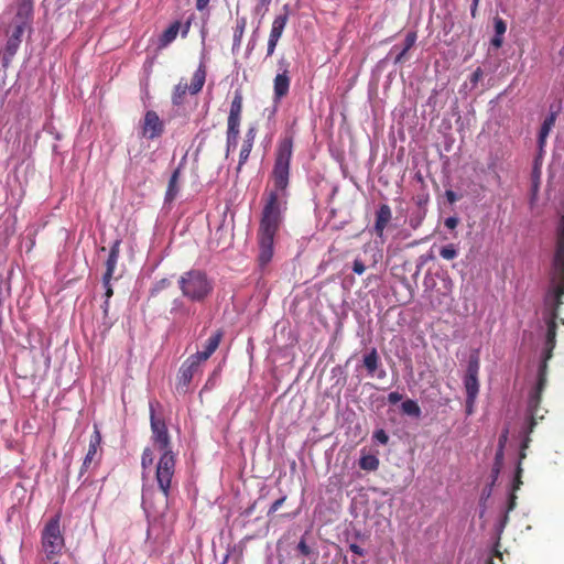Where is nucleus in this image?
<instances>
[{
  "instance_id": "3",
  "label": "nucleus",
  "mask_w": 564,
  "mask_h": 564,
  "mask_svg": "<svg viewBox=\"0 0 564 564\" xmlns=\"http://www.w3.org/2000/svg\"><path fill=\"white\" fill-rule=\"evenodd\" d=\"M65 549V539L61 529V514L57 513L45 522L41 531V551L43 560L57 564Z\"/></svg>"
},
{
  "instance_id": "2",
  "label": "nucleus",
  "mask_w": 564,
  "mask_h": 564,
  "mask_svg": "<svg viewBox=\"0 0 564 564\" xmlns=\"http://www.w3.org/2000/svg\"><path fill=\"white\" fill-rule=\"evenodd\" d=\"M182 295L192 302H205L214 291V282L206 272L191 269L184 272L178 281Z\"/></svg>"
},
{
  "instance_id": "27",
  "label": "nucleus",
  "mask_w": 564,
  "mask_h": 564,
  "mask_svg": "<svg viewBox=\"0 0 564 564\" xmlns=\"http://www.w3.org/2000/svg\"><path fill=\"white\" fill-rule=\"evenodd\" d=\"M379 464H380L379 458L371 454L362 455L359 459V467L362 470H367V471L377 470L379 467Z\"/></svg>"
},
{
  "instance_id": "58",
  "label": "nucleus",
  "mask_w": 564,
  "mask_h": 564,
  "mask_svg": "<svg viewBox=\"0 0 564 564\" xmlns=\"http://www.w3.org/2000/svg\"><path fill=\"white\" fill-rule=\"evenodd\" d=\"M270 1H271V0H260V3H261L262 6H267V4H269V3H270Z\"/></svg>"
},
{
  "instance_id": "55",
  "label": "nucleus",
  "mask_w": 564,
  "mask_h": 564,
  "mask_svg": "<svg viewBox=\"0 0 564 564\" xmlns=\"http://www.w3.org/2000/svg\"><path fill=\"white\" fill-rule=\"evenodd\" d=\"M446 198L449 203L456 202L457 197L453 191H446Z\"/></svg>"
},
{
  "instance_id": "1",
  "label": "nucleus",
  "mask_w": 564,
  "mask_h": 564,
  "mask_svg": "<svg viewBox=\"0 0 564 564\" xmlns=\"http://www.w3.org/2000/svg\"><path fill=\"white\" fill-rule=\"evenodd\" d=\"M292 158L293 137L284 135L275 148L274 163L270 174L272 188L264 195V206L258 230V262L261 268L267 267L273 257L274 237L283 219L282 205L286 204Z\"/></svg>"
},
{
  "instance_id": "9",
  "label": "nucleus",
  "mask_w": 564,
  "mask_h": 564,
  "mask_svg": "<svg viewBox=\"0 0 564 564\" xmlns=\"http://www.w3.org/2000/svg\"><path fill=\"white\" fill-rule=\"evenodd\" d=\"M529 442H530V438H525L521 445V451H520V454H519V462H518V466H517V469H516V475H514V479H513V482H512V487H511V492L509 494V498H508V502H507V507H506V512H505V516L501 520V524L505 525L508 520H509V512H511L516 507H517V495H516V491L520 489L521 485H522V466H521V462L522 459L525 458V448L528 447L529 445Z\"/></svg>"
},
{
  "instance_id": "59",
  "label": "nucleus",
  "mask_w": 564,
  "mask_h": 564,
  "mask_svg": "<svg viewBox=\"0 0 564 564\" xmlns=\"http://www.w3.org/2000/svg\"><path fill=\"white\" fill-rule=\"evenodd\" d=\"M496 555H497L498 557H500V558L502 557V555H501V553H500L499 551H496Z\"/></svg>"
},
{
  "instance_id": "62",
  "label": "nucleus",
  "mask_w": 564,
  "mask_h": 564,
  "mask_svg": "<svg viewBox=\"0 0 564 564\" xmlns=\"http://www.w3.org/2000/svg\"><path fill=\"white\" fill-rule=\"evenodd\" d=\"M561 219H564V215L561 217Z\"/></svg>"
},
{
  "instance_id": "36",
  "label": "nucleus",
  "mask_w": 564,
  "mask_h": 564,
  "mask_svg": "<svg viewBox=\"0 0 564 564\" xmlns=\"http://www.w3.org/2000/svg\"><path fill=\"white\" fill-rule=\"evenodd\" d=\"M154 462V455L153 451L150 447H145L143 449L142 456H141V467L143 470L149 469Z\"/></svg>"
},
{
  "instance_id": "6",
  "label": "nucleus",
  "mask_w": 564,
  "mask_h": 564,
  "mask_svg": "<svg viewBox=\"0 0 564 564\" xmlns=\"http://www.w3.org/2000/svg\"><path fill=\"white\" fill-rule=\"evenodd\" d=\"M150 422H151V440L153 446L162 453H173L172 443L169 434L167 426L162 419H158L154 414V410L150 408Z\"/></svg>"
},
{
  "instance_id": "51",
  "label": "nucleus",
  "mask_w": 564,
  "mask_h": 564,
  "mask_svg": "<svg viewBox=\"0 0 564 564\" xmlns=\"http://www.w3.org/2000/svg\"><path fill=\"white\" fill-rule=\"evenodd\" d=\"M476 398L466 397V414L470 415L474 412Z\"/></svg>"
},
{
  "instance_id": "34",
  "label": "nucleus",
  "mask_w": 564,
  "mask_h": 564,
  "mask_svg": "<svg viewBox=\"0 0 564 564\" xmlns=\"http://www.w3.org/2000/svg\"><path fill=\"white\" fill-rule=\"evenodd\" d=\"M172 285V282L167 278H163L154 283V285L150 290L151 296L159 295L163 290L170 288Z\"/></svg>"
},
{
  "instance_id": "54",
  "label": "nucleus",
  "mask_w": 564,
  "mask_h": 564,
  "mask_svg": "<svg viewBox=\"0 0 564 564\" xmlns=\"http://www.w3.org/2000/svg\"><path fill=\"white\" fill-rule=\"evenodd\" d=\"M210 0H196V9L203 11L209 3Z\"/></svg>"
},
{
  "instance_id": "15",
  "label": "nucleus",
  "mask_w": 564,
  "mask_h": 564,
  "mask_svg": "<svg viewBox=\"0 0 564 564\" xmlns=\"http://www.w3.org/2000/svg\"><path fill=\"white\" fill-rule=\"evenodd\" d=\"M392 219V210L389 205L381 204L376 212V221L373 226V230L376 236L379 238H383L384 230L388 227Z\"/></svg>"
},
{
  "instance_id": "60",
  "label": "nucleus",
  "mask_w": 564,
  "mask_h": 564,
  "mask_svg": "<svg viewBox=\"0 0 564 564\" xmlns=\"http://www.w3.org/2000/svg\"><path fill=\"white\" fill-rule=\"evenodd\" d=\"M487 564H495V563H494L492 558H489V560L487 561Z\"/></svg>"
},
{
  "instance_id": "46",
  "label": "nucleus",
  "mask_w": 564,
  "mask_h": 564,
  "mask_svg": "<svg viewBox=\"0 0 564 564\" xmlns=\"http://www.w3.org/2000/svg\"><path fill=\"white\" fill-rule=\"evenodd\" d=\"M508 440V430H505L498 440V448L497 451H502L505 453V446Z\"/></svg>"
},
{
  "instance_id": "29",
  "label": "nucleus",
  "mask_w": 564,
  "mask_h": 564,
  "mask_svg": "<svg viewBox=\"0 0 564 564\" xmlns=\"http://www.w3.org/2000/svg\"><path fill=\"white\" fill-rule=\"evenodd\" d=\"M464 386L466 390V397L477 398L479 392L478 377L465 376Z\"/></svg>"
},
{
  "instance_id": "57",
  "label": "nucleus",
  "mask_w": 564,
  "mask_h": 564,
  "mask_svg": "<svg viewBox=\"0 0 564 564\" xmlns=\"http://www.w3.org/2000/svg\"><path fill=\"white\" fill-rule=\"evenodd\" d=\"M476 10H477V6H475V0H473V6H471V15L473 17H475Z\"/></svg>"
},
{
  "instance_id": "7",
  "label": "nucleus",
  "mask_w": 564,
  "mask_h": 564,
  "mask_svg": "<svg viewBox=\"0 0 564 564\" xmlns=\"http://www.w3.org/2000/svg\"><path fill=\"white\" fill-rule=\"evenodd\" d=\"M552 283L553 288L549 291L547 295L556 297L558 303L560 297L564 295V243H556Z\"/></svg>"
},
{
  "instance_id": "30",
  "label": "nucleus",
  "mask_w": 564,
  "mask_h": 564,
  "mask_svg": "<svg viewBox=\"0 0 564 564\" xmlns=\"http://www.w3.org/2000/svg\"><path fill=\"white\" fill-rule=\"evenodd\" d=\"M226 134H227L226 135L227 153H229L237 145V140L239 137V127L238 126H227Z\"/></svg>"
},
{
  "instance_id": "32",
  "label": "nucleus",
  "mask_w": 564,
  "mask_h": 564,
  "mask_svg": "<svg viewBox=\"0 0 564 564\" xmlns=\"http://www.w3.org/2000/svg\"><path fill=\"white\" fill-rule=\"evenodd\" d=\"M440 256L444 260H453L458 256V249L454 243H448L440 249Z\"/></svg>"
},
{
  "instance_id": "41",
  "label": "nucleus",
  "mask_w": 564,
  "mask_h": 564,
  "mask_svg": "<svg viewBox=\"0 0 564 564\" xmlns=\"http://www.w3.org/2000/svg\"><path fill=\"white\" fill-rule=\"evenodd\" d=\"M366 265L364 263V261L359 258L355 259L354 260V263H352V271L358 274V275H361L365 273L366 271Z\"/></svg>"
},
{
  "instance_id": "35",
  "label": "nucleus",
  "mask_w": 564,
  "mask_h": 564,
  "mask_svg": "<svg viewBox=\"0 0 564 564\" xmlns=\"http://www.w3.org/2000/svg\"><path fill=\"white\" fill-rule=\"evenodd\" d=\"M479 368H480V364H479L478 355L477 354L471 355L469 358V361H468L466 376L478 377Z\"/></svg>"
},
{
  "instance_id": "18",
  "label": "nucleus",
  "mask_w": 564,
  "mask_h": 564,
  "mask_svg": "<svg viewBox=\"0 0 564 564\" xmlns=\"http://www.w3.org/2000/svg\"><path fill=\"white\" fill-rule=\"evenodd\" d=\"M224 336L223 330H216L206 341L204 350L194 354L193 356L200 362L206 361L218 348L221 338Z\"/></svg>"
},
{
  "instance_id": "45",
  "label": "nucleus",
  "mask_w": 564,
  "mask_h": 564,
  "mask_svg": "<svg viewBox=\"0 0 564 564\" xmlns=\"http://www.w3.org/2000/svg\"><path fill=\"white\" fill-rule=\"evenodd\" d=\"M297 550L304 556H308L312 553L311 547L306 544V542L303 539L299 542Z\"/></svg>"
},
{
  "instance_id": "44",
  "label": "nucleus",
  "mask_w": 564,
  "mask_h": 564,
  "mask_svg": "<svg viewBox=\"0 0 564 564\" xmlns=\"http://www.w3.org/2000/svg\"><path fill=\"white\" fill-rule=\"evenodd\" d=\"M256 134H257V130L254 127H250L246 134H245V139H243V142L246 143H250V144H253L254 142V139H256Z\"/></svg>"
},
{
  "instance_id": "49",
  "label": "nucleus",
  "mask_w": 564,
  "mask_h": 564,
  "mask_svg": "<svg viewBox=\"0 0 564 564\" xmlns=\"http://www.w3.org/2000/svg\"><path fill=\"white\" fill-rule=\"evenodd\" d=\"M402 400V394L397 392V391H393V392H390L388 394V401L391 403V404H397L398 402H400Z\"/></svg>"
},
{
  "instance_id": "25",
  "label": "nucleus",
  "mask_w": 564,
  "mask_h": 564,
  "mask_svg": "<svg viewBox=\"0 0 564 564\" xmlns=\"http://www.w3.org/2000/svg\"><path fill=\"white\" fill-rule=\"evenodd\" d=\"M362 362L368 373L372 377L380 365V358L377 349L372 348L368 354H366Z\"/></svg>"
},
{
  "instance_id": "20",
  "label": "nucleus",
  "mask_w": 564,
  "mask_h": 564,
  "mask_svg": "<svg viewBox=\"0 0 564 564\" xmlns=\"http://www.w3.org/2000/svg\"><path fill=\"white\" fill-rule=\"evenodd\" d=\"M25 26L26 25H24V23H17L14 25L13 32L10 35V37L8 39L7 45H6V53L8 55L13 56L17 53L19 45L21 43V37L24 33Z\"/></svg>"
},
{
  "instance_id": "26",
  "label": "nucleus",
  "mask_w": 564,
  "mask_h": 564,
  "mask_svg": "<svg viewBox=\"0 0 564 564\" xmlns=\"http://www.w3.org/2000/svg\"><path fill=\"white\" fill-rule=\"evenodd\" d=\"M246 26H247L246 18L237 19L236 26L234 28V35H232V52L239 50L243 34H245Z\"/></svg>"
},
{
  "instance_id": "22",
  "label": "nucleus",
  "mask_w": 564,
  "mask_h": 564,
  "mask_svg": "<svg viewBox=\"0 0 564 564\" xmlns=\"http://www.w3.org/2000/svg\"><path fill=\"white\" fill-rule=\"evenodd\" d=\"M556 116H557V110L551 109L550 115L544 119V121L541 126L540 133H539L540 152L543 151V147L545 144L546 138L555 124Z\"/></svg>"
},
{
  "instance_id": "21",
  "label": "nucleus",
  "mask_w": 564,
  "mask_h": 564,
  "mask_svg": "<svg viewBox=\"0 0 564 564\" xmlns=\"http://www.w3.org/2000/svg\"><path fill=\"white\" fill-rule=\"evenodd\" d=\"M33 17V0H19L17 11V23L26 25Z\"/></svg>"
},
{
  "instance_id": "28",
  "label": "nucleus",
  "mask_w": 564,
  "mask_h": 564,
  "mask_svg": "<svg viewBox=\"0 0 564 564\" xmlns=\"http://www.w3.org/2000/svg\"><path fill=\"white\" fill-rule=\"evenodd\" d=\"M189 91L187 83L180 82L173 90L172 104L174 106H181L184 102L186 93Z\"/></svg>"
},
{
  "instance_id": "53",
  "label": "nucleus",
  "mask_w": 564,
  "mask_h": 564,
  "mask_svg": "<svg viewBox=\"0 0 564 564\" xmlns=\"http://www.w3.org/2000/svg\"><path fill=\"white\" fill-rule=\"evenodd\" d=\"M502 36L500 35H495L491 39V45L495 46L496 48H499L502 45Z\"/></svg>"
},
{
  "instance_id": "5",
  "label": "nucleus",
  "mask_w": 564,
  "mask_h": 564,
  "mask_svg": "<svg viewBox=\"0 0 564 564\" xmlns=\"http://www.w3.org/2000/svg\"><path fill=\"white\" fill-rule=\"evenodd\" d=\"M545 304L550 306V314L546 321L547 330L545 338V348L543 352V359L550 360L553 356V349L555 347L556 338V319L558 318L560 307L563 304L562 297L557 303L556 297H551L546 294Z\"/></svg>"
},
{
  "instance_id": "40",
  "label": "nucleus",
  "mask_w": 564,
  "mask_h": 564,
  "mask_svg": "<svg viewBox=\"0 0 564 564\" xmlns=\"http://www.w3.org/2000/svg\"><path fill=\"white\" fill-rule=\"evenodd\" d=\"M506 30H507L506 22L502 19H500V18L495 19V32H496V35L502 36L506 33Z\"/></svg>"
},
{
  "instance_id": "37",
  "label": "nucleus",
  "mask_w": 564,
  "mask_h": 564,
  "mask_svg": "<svg viewBox=\"0 0 564 564\" xmlns=\"http://www.w3.org/2000/svg\"><path fill=\"white\" fill-rule=\"evenodd\" d=\"M505 453L502 451H497L495 455V463L492 467V476L494 481L498 478V475L503 466Z\"/></svg>"
},
{
  "instance_id": "16",
  "label": "nucleus",
  "mask_w": 564,
  "mask_h": 564,
  "mask_svg": "<svg viewBox=\"0 0 564 564\" xmlns=\"http://www.w3.org/2000/svg\"><path fill=\"white\" fill-rule=\"evenodd\" d=\"M291 78L289 70L284 69L283 73L276 74L273 80V99L280 101L284 98L290 90Z\"/></svg>"
},
{
  "instance_id": "17",
  "label": "nucleus",
  "mask_w": 564,
  "mask_h": 564,
  "mask_svg": "<svg viewBox=\"0 0 564 564\" xmlns=\"http://www.w3.org/2000/svg\"><path fill=\"white\" fill-rule=\"evenodd\" d=\"M243 97L240 90H235L234 98L230 104L229 115L227 119V126L240 127L241 112H242Z\"/></svg>"
},
{
  "instance_id": "61",
  "label": "nucleus",
  "mask_w": 564,
  "mask_h": 564,
  "mask_svg": "<svg viewBox=\"0 0 564 564\" xmlns=\"http://www.w3.org/2000/svg\"><path fill=\"white\" fill-rule=\"evenodd\" d=\"M479 0H475V6H478Z\"/></svg>"
},
{
  "instance_id": "4",
  "label": "nucleus",
  "mask_w": 564,
  "mask_h": 564,
  "mask_svg": "<svg viewBox=\"0 0 564 564\" xmlns=\"http://www.w3.org/2000/svg\"><path fill=\"white\" fill-rule=\"evenodd\" d=\"M175 466H176V456L174 453H162L160 455L158 465H156V471H155V479L159 486V489L165 497V499L169 498L170 491L172 488V480L175 474Z\"/></svg>"
},
{
  "instance_id": "19",
  "label": "nucleus",
  "mask_w": 564,
  "mask_h": 564,
  "mask_svg": "<svg viewBox=\"0 0 564 564\" xmlns=\"http://www.w3.org/2000/svg\"><path fill=\"white\" fill-rule=\"evenodd\" d=\"M119 253H120V240H116L110 248V252H109L108 259L106 261V271L102 275V281H105L106 283H107V280H111L113 276V273H115V270H116V267L118 263V259H119Z\"/></svg>"
},
{
  "instance_id": "56",
  "label": "nucleus",
  "mask_w": 564,
  "mask_h": 564,
  "mask_svg": "<svg viewBox=\"0 0 564 564\" xmlns=\"http://www.w3.org/2000/svg\"><path fill=\"white\" fill-rule=\"evenodd\" d=\"M406 53L408 51H404V48H402L401 52L395 56L394 63H401Z\"/></svg>"
},
{
  "instance_id": "8",
  "label": "nucleus",
  "mask_w": 564,
  "mask_h": 564,
  "mask_svg": "<svg viewBox=\"0 0 564 564\" xmlns=\"http://www.w3.org/2000/svg\"><path fill=\"white\" fill-rule=\"evenodd\" d=\"M547 361L549 360H545V359L542 360V362H541V365L539 367L538 382H536L535 389L531 392V394L529 397L528 409H529V412H530V415H531L530 432L533 431V427L536 424L535 420H534V416L538 414V410H539V406H540V403H541V399H542V392H543V390H544V388L546 386V381H547Z\"/></svg>"
},
{
  "instance_id": "33",
  "label": "nucleus",
  "mask_w": 564,
  "mask_h": 564,
  "mask_svg": "<svg viewBox=\"0 0 564 564\" xmlns=\"http://www.w3.org/2000/svg\"><path fill=\"white\" fill-rule=\"evenodd\" d=\"M252 147L253 144L242 142V147L239 153V162L237 166L238 172L241 170L242 165L248 161Z\"/></svg>"
},
{
  "instance_id": "47",
  "label": "nucleus",
  "mask_w": 564,
  "mask_h": 564,
  "mask_svg": "<svg viewBox=\"0 0 564 564\" xmlns=\"http://www.w3.org/2000/svg\"><path fill=\"white\" fill-rule=\"evenodd\" d=\"M484 72L480 67H477L470 76V82L473 85H476L482 77Z\"/></svg>"
},
{
  "instance_id": "38",
  "label": "nucleus",
  "mask_w": 564,
  "mask_h": 564,
  "mask_svg": "<svg viewBox=\"0 0 564 564\" xmlns=\"http://www.w3.org/2000/svg\"><path fill=\"white\" fill-rule=\"evenodd\" d=\"M111 280H107V283L102 281L104 288H105V296L106 301L102 305L104 313L107 314L109 310V299L113 295V290L111 286Z\"/></svg>"
},
{
  "instance_id": "31",
  "label": "nucleus",
  "mask_w": 564,
  "mask_h": 564,
  "mask_svg": "<svg viewBox=\"0 0 564 564\" xmlns=\"http://www.w3.org/2000/svg\"><path fill=\"white\" fill-rule=\"evenodd\" d=\"M401 409H402L403 413H405L408 415H411L414 417H420V415H421V408L414 400L408 399V400L403 401Z\"/></svg>"
},
{
  "instance_id": "42",
  "label": "nucleus",
  "mask_w": 564,
  "mask_h": 564,
  "mask_svg": "<svg viewBox=\"0 0 564 564\" xmlns=\"http://www.w3.org/2000/svg\"><path fill=\"white\" fill-rule=\"evenodd\" d=\"M556 243H564V219H560L556 228Z\"/></svg>"
},
{
  "instance_id": "23",
  "label": "nucleus",
  "mask_w": 564,
  "mask_h": 564,
  "mask_svg": "<svg viewBox=\"0 0 564 564\" xmlns=\"http://www.w3.org/2000/svg\"><path fill=\"white\" fill-rule=\"evenodd\" d=\"M206 82V66L200 63L198 68L195 70L192 77L191 85H188L189 93L192 95L198 94Z\"/></svg>"
},
{
  "instance_id": "14",
  "label": "nucleus",
  "mask_w": 564,
  "mask_h": 564,
  "mask_svg": "<svg viewBox=\"0 0 564 564\" xmlns=\"http://www.w3.org/2000/svg\"><path fill=\"white\" fill-rule=\"evenodd\" d=\"M164 132V123L154 110H148L143 118L142 135L153 140L161 137Z\"/></svg>"
},
{
  "instance_id": "11",
  "label": "nucleus",
  "mask_w": 564,
  "mask_h": 564,
  "mask_svg": "<svg viewBox=\"0 0 564 564\" xmlns=\"http://www.w3.org/2000/svg\"><path fill=\"white\" fill-rule=\"evenodd\" d=\"M101 458V433L98 426L94 425V432L89 438L88 452L84 458L80 467L79 476H83L90 467L93 463L96 465Z\"/></svg>"
},
{
  "instance_id": "10",
  "label": "nucleus",
  "mask_w": 564,
  "mask_h": 564,
  "mask_svg": "<svg viewBox=\"0 0 564 564\" xmlns=\"http://www.w3.org/2000/svg\"><path fill=\"white\" fill-rule=\"evenodd\" d=\"M200 361L193 355L189 356L181 366L177 375L176 390L180 393H186L194 376L200 370Z\"/></svg>"
},
{
  "instance_id": "12",
  "label": "nucleus",
  "mask_w": 564,
  "mask_h": 564,
  "mask_svg": "<svg viewBox=\"0 0 564 564\" xmlns=\"http://www.w3.org/2000/svg\"><path fill=\"white\" fill-rule=\"evenodd\" d=\"M288 21V6H284V13L276 15L272 22L271 31L268 39L267 56H271L274 53L278 42L283 34Z\"/></svg>"
},
{
  "instance_id": "50",
  "label": "nucleus",
  "mask_w": 564,
  "mask_h": 564,
  "mask_svg": "<svg viewBox=\"0 0 564 564\" xmlns=\"http://www.w3.org/2000/svg\"><path fill=\"white\" fill-rule=\"evenodd\" d=\"M459 219L457 217H448L445 219L444 224L448 229L453 230L457 227Z\"/></svg>"
},
{
  "instance_id": "48",
  "label": "nucleus",
  "mask_w": 564,
  "mask_h": 564,
  "mask_svg": "<svg viewBox=\"0 0 564 564\" xmlns=\"http://www.w3.org/2000/svg\"><path fill=\"white\" fill-rule=\"evenodd\" d=\"M285 499H286V497L284 496L282 498L275 500L272 503V506L270 507L268 514H271V513L278 511L282 507V505L284 503Z\"/></svg>"
},
{
  "instance_id": "24",
  "label": "nucleus",
  "mask_w": 564,
  "mask_h": 564,
  "mask_svg": "<svg viewBox=\"0 0 564 564\" xmlns=\"http://www.w3.org/2000/svg\"><path fill=\"white\" fill-rule=\"evenodd\" d=\"M180 177H181V167L178 166L177 169H175L173 171V173L169 180V184H167V188H166V193H165V202L166 203H171L176 198L178 191H180V186H178Z\"/></svg>"
},
{
  "instance_id": "39",
  "label": "nucleus",
  "mask_w": 564,
  "mask_h": 564,
  "mask_svg": "<svg viewBox=\"0 0 564 564\" xmlns=\"http://www.w3.org/2000/svg\"><path fill=\"white\" fill-rule=\"evenodd\" d=\"M416 37L417 36H416L415 32H409L406 34L405 40H404V45H403L404 51H409L414 46Z\"/></svg>"
},
{
  "instance_id": "52",
  "label": "nucleus",
  "mask_w": 564,
  "mask_h": 564,
  "mask_svg": "<svg viewBox=\"0 0 564 564\" xmlns=\"http://www.w3.org/2000/svg\"><path fill=\"white\" fill-rule=\"evenodd\" d=\"M349 550H350L352 553H355V554H357V555H359V556H362V555L365 554L364 549H361V547H360L358 544H356V543H351V544H349Z\"/></svg>"
},
{
  "instance_id": "43",
  "label": "nucleus",
  "mask_w": 564,
  "mask_h": 564,
  "mask_svg": "<svg viewBox=\"0 0 564 564\" xmlns=\"http://www.w3.org/2000/svg\"><path fill=\"white\" fill-rule=\"evenodd\" d=\"M373 437L379 443L386 445L389 442V436L383 430H377L373 434Z\"/></svg>"
},
{
  "instance_id": "13",
  "label": "nucleus",
  "mask_w": 564,
  "mask_h": 564,
  "mask_svg": "<svg viewBox=\"0 0 564 564\" xmlns=\"http://www.w3.org/2000/svg\"><path fill=\"white\" fill-rule=\"evenodd\" d=\"M192 25V20L188 19L186 22L182 23L181 21L176 20L172 22L167 29L160 35L159 37V48H165L169 46L176 37L177 34L181 32L182 37H186Z\"/></svg>"
}]
</instances>
